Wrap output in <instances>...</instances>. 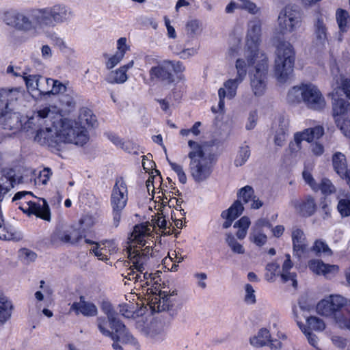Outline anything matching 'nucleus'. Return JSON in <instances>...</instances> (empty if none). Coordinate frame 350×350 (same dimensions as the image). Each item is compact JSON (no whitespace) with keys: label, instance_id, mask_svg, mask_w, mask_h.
I'll return each mask as SVG.
<instances>
[{"label":"nucleus","instance_id":"nucleus-60","mask_svg":"<svg viewBox=\"0 0 350 350\" xmlns=\"http://www.w3.org/2000/svg\"><path fill=\"white\" fill-rule=\"evenodd\" d=\"M302 148L301 141L293 135V141L289 142L288 149L291 154H295Z\"/></svg>","mask_w":350,"mask_h":350},{"label":"nucleus","instance_id":"nucleus-34","mask_svg":"<svg viewBox=\"0 0 350 350\" xmlns=\"http://www.w3.org/2000/svg\"><path fill=\"white\" fill-rule=\"evenodd\" d=\"M54 23L62 22L72 15V11L65 5H55L50 8Z\"/></svg>","mask_w":350,"mask_h":350},{"label":"nucleus","instance_id":"nucleus-45","mask_svg":"<svg viewBox=\"0 0 350 350\" xmlns=\"http://www.w3.org/2000/svg\"><path fill=\"white\" fill-rule=\"evenodd\" d=\"M319 190L323 195L329 196L334 193L336 191V189L329 179L323 178L321 179L320 183L319 184L318 191Z\"/></svg>","mask_w":350,"mask_h":350},{"label":"nucleus","instance_id":"nucleus-15","mask_svg":"<svg viewBox=\"0 0 350 350\" xmlns=\"http://www.w3.org/2000/svg\"><path fill=\"white\" fill-rule=\"evenodd\" d=\"M21 96L18 88L0 90V124L5 123L12 117V111Z\"/></svg>","mask_w":350,"mask_h":350},{"label":"nucleus","instance_id":"nucleus-18","mask_svg":"<svg viewBox=\"0 0 350 350\" xmlns=\"http://www.w3.org/2000/svg\"><path fill=\"white\" fill-rule=\"evenodd\" d=\"M31 17L34 24L35 29L55 25L50 8L33 10Z\"/></svg>","mask_w":350,"mask_h":350},{"label":"nucleus","instance_id":"nucleus-49","mask_svg":"<svg viewBox=\"0 0 350 350\" xmlns=\"http://www.w3.org/2000/svg\"><path fill=\"white\" fill-rule=\"evenodd\" d=\"M336 21L340 30L345 31L347 27L348 12L342 9H338L336 13Z\"/></svg>","mask_w":350,"mask_h":350},{"label":"nucleus","instance_id":"nucleus-23","mask_svg":"<svg viewBox=\"0 0 350 350\" xmlns=\"http://www.w3.org/2000/svg\"><path fill=\"white\" fill-rule=\"evenodd\" d=\"M238 200L245 204L250 203L251 208L258 209L263 203L254 196L253 188L249 185L245 186L239 189L238 192Z\"/></svg>","mask_w":350,"mask_h":350},{"label":"nucleus","instance_id":"nucleus-10","mask_svg":"<svg viewBox=\"0 0 350 350\" xmlns=\"http://www.w3.org/2000/svg\"><path fill=\"white\" fill-rule=\"evenodd\" d=\"M261 26L262 23L258 19L250 21L248 23L244 55L249 64H252L253 59H257L259 54H265L258 51L260 43Z\"/></svg>","mask_w":350,"mask_h":350},{"label":"nucleus","instance_id":"nucleus-30","mask_svg":"<svg viewBox=\"0 0 350 350\" xmlns=\"http://www.w3.org/2000/svg\"><path fill=\"white\" fill-rule=\"evenodd\" d=\"M134 65L132 60L126 65H124L117 70L111 71L107 76L106 80L110 83H123L128 79L126 72Z\"/></svg>","mask_w":350,"mask_h":350},{"label":"nucleus","instance_id":"nucleus-2","mask_svg":"<svg viewBox=\"0 0 350 350\" xmlns=\"http://www.w3.org/2000/svg\"><path fill=\"white\" fill-rule=\"evenodd\" d=\"M151 230L146 225H136L129 238V245L126 247V254L130 265L124 273H122V281L126 284L125 279L142 283L143 288L151 284L155 277L145 271L148 266L150 256L153 248Z\"/></svg>","mask_w":350,"mask_h":350},{"label":"nucleus","instance_id":"nucleus-17","mask_svg":"<svg viewBox=\"0 0 350 350\" xmlns=\"http://www.w3.org/2000/svg\"><path fill=\"white\" fill-rule=\"evenodd\" d=\"M278 33L282 35L293 32L299 25L300 20L298 13L286 8L278 16Z\"/></svg>","mask_w":350,"mask_h":350},{"label":"nucleus","instance_id":"nucleus-33","mask_svg":"<svg viewBox=\"0 0 350 350\" xmlns=\"http://www.w3.org/2000/svg\"><path fill=\"white\" fill-rule=\"evenodd\" d=\"M327 298L330 302L332 310H333V316L336 313L340 312V309L345 306L350 312V299H347L340 295H331Z\"/></svg>","mask_w":350,"mask_h":350},{"label":"nucleus","instance_id":"nucleus-14","mask_svg":"<svg viewBox=\"0 0 350 350\" xmlns=\"http://www.w3.org/2000/svg\"><path fill=\"white\" fill-rule=\"evenodd\" d=\"M333 116L337 126L347 137H350V104L343 99L333 103Z\"/></svg>","mask_w":350,"mask_h":350},{"label":"nucleus","instance_id":"nucleus-61","mask_svg":"<svg viewBox=\"0 0 350 350\" xmlns=\"http://www.w3.org/2000/svg\"><path fill=\"white\" fill-rule=\"evenodd\" d=\"M124 55L122 53L116 52L115 55L110 57L106 64L107 68L108 69H111L115 67L120 61L123 59Z\"/></svg>","mask_w":350,"mask_h":350},{"label":"nucleus","instance_id":"nucleus-35","mask_svg":"<svg viewBox=\"0 0 350 350\" xmlns=\"http://www.w3.org/2000/svg\"><path fill=\"white\" fill-rule=\"evenodd\" d=\"M12 308L11 301L0 292V323H5L10 318Z\"/></svg>","mask_w":350,"mask_h":350},{"label":"nucleus","instance_id":"nucleus-56","mask_svg":"<svg viewBox=\"0 0 350 350\" xmlns=\"http://www.w3.org/2000/svg\"><path fill=\"white\" fill-rule=\"evenodd\" d=\"M201 124H202L200 122H196L191 129H181L180 131V134L183 137H188L190 134L193 135V136H198L201 133V131L200 129Z\"/></svg>","mask_w":350,"mask_h":350},{"label":"nucleus","instance_id":"nucleus-25","mask_svg":"<svg viewBox=\"0 0 350 350\" xmlns=\"http://www.w3.org/2000/svg\"><path fill=\"white\" fill-rule=\"evenodd\" d=\"M15 172L12 169L0 172V202L4 196L14 187Z\"/></svg>","mask_w":350,"mask_h":350},{"label":"nucleus","instance_id":"nucleus-55","mask_svg":"<svg viewBox=\"0 0 350 350\" xmlns=\"http://www.w3.org/2000/svg\"><path fill=\"white\" fill-rule=\"evenodd\" d=\"M337 208L342 217H348L350 215V200L348 199H341L338 201Z\"/></svg>","mask_w":350,"mask_h":350},{"label":"nucleus","instance_id":"nucleus-16","mask_svg":"<svg viewBox=\"0 0 350 350\" xmlns=\"http://www.w3.org/2000/svg\"><path fill=\"white\" fill-rule=\"evenodd\" d=\"M3 21L7 25L20 31L28 32L35 30L31 18H30L25 13L17 10H11L5 12Z\"/></svg>","mask_w":350,"mask_h":350},{"label":"nucleus","instance_id":"nucleus-13","mask_svg":"<svg viewBox=\"0 0 350 350\" xmlns=\"http://www.w3.org/2000/svg\"><path fill=\"white\" fill-rule=\"evenodd\" d=\"M103 312L107 316L111 328L114 330L113 340L120 341L122 343L135 344L134 337L127 331L125 325L117 319V313L113 310L109 303H103L102 306Z\"/></svg>","mask_w":350,"mask_h":350},{"label":"nucleus","instance_id":"nucleus-42","mask_svg":"<svg viewBox=\"0 0 350 350\" xmlns=\"http://www.w3.org/2000/svg\"><path fill=\"white\" fill-rule=\"evenodd\" d=\"M226 242L234 254L242 255L245 253L243 245L239 243L232 234L229 233L226 234Z\"/></svg>","mask_w":350,"mask_h":350},{"label":"nucleus","instance_id":"nucleus-19","mask_svg":"<svg viewBox=\"0 0 350 350\" xmlns=\"http://www.w3.org/2000/svg\"><path fill=\"white\" fill-rule=\"evenodd\" d=\"M308 267L313 273L323 275L326 278L336 274L339 269L337 265L325 264L319 260H310Z\"/></svg>","mask_w":350,"mask_h":350},{"label":"nucleus","instance_id":"nucleus-6","mask_svg":"<svg viewBox=\"0 0 350 350\" xmlns=\"http://www.w3.org/2000/svg\"><path fill=\"white\" fill-rule=\"evenodd\" d=\"M12 201H19L17 204L23 213L50 221V208L45 199L35 198L30 191H19L14 195Z\"/></svg>","mask_w":350,"mask_h":350},{"label":"nucleus","instance_id":"nucleus-52","mask_svg":"<svg viewBox=\"0 0 350 350\" xmlns=\"http://www.w3.org/2000/svg\"><path fill=\"white\" fill-rule=\"evenodd\" d=\"M62 109L69 112L75 107V101L69 94L63 95L60 99Z\"/></svg>","mask_w":350,"mask_h":350},{"label":"nucleus","instance_id":"nucleus-22","mask_svg":"<svg viewBox=\"0 0 350 350\" xmlns=\"http://www.w3.org/2000/svg\"><path fill=\"white\" fill-rule=\"evenodd\" d=\"M81 239V236L79 235V232L72 230L71 232L57 229L51 236V241L53 243H75Z\"/></svg>","mask_w":350,"mask_h":350},{"label":"nucleus","instance_id":"nucleus-50","mask_svg":"<svg viewBox=\"0 0 350 350\" xmlns=\"http://www.w3.org/2000/svg\"><path fill=\"white\" fill-rule=\"evenodd\" d=\"M97 326H98V330L103 335L109 337L111 339L113 338V337H115L114 332H111L109 329L108 322H107V321H106L105 319L102 318V317L98 318L97 319Z\"/></svg>","mask_w":350,"mask_h":350},{"label":"nucleus","instance_id":"nucleus-63","mask_svg":"<svg viewBox=\"0 0 350 350\" xmlns=\"http://www.w3.org/2000/svg\"><path fill=\"white\" fill-rule=\"evenodd\" d=\"M91 251L94 255L100 260L107 261L108 260L107 254H105L103 250L100 249L99 243L95 244L91 249Z\"/></svg>","mask_w":350,"mask_h":350},{"label":"nucleus","instance_id":"nucleus-29","mask_svg":"<svg viewBox=\"0 0 350 350\" xmlns=\"http://www.w3.org/2000/svg\"><path fill=\"white\" fill-rule=\"evenodd\" d=\"M71 309L76 314H81L86 317L96 316L98 312L96 306L92 302L85 301L82 297H81L79 301L72 304Z\"/></svg>","mask_w":350,"mask_h":350},{"label":"nucleus","instance_id":"nucleus-21","mask_svg":"<svg viewBox=\"0 0 350 350\" xmlns=\"http://www.w3.org/2000/svg\"><path fill=\"white\" fill-rule=\"evenodd\" d=\"M314 35L317 44L324 45L327 41V28L325 18L321 14H317L314 21Z\"/></svg>","mask_w":350,"mask_h":350},{"label":"nucleus","instance_id":"nucleus-24","mask_svg":"<svg viewBox=\"0 0 350 350\" xmlns=\"http://www.w3.org/2000/svg\"><path fill=\"white\" fill-rule=\"evenodd\" d=\"M324 135V129L322 126H316L304 129L294 133V135L302 142L306 141L310 144L314 140L320 139Z\"/></svg>","mask_w":350,"mask_h":350},{"label":"nucleus","instance_id":"nucleus-7","mask_svg":"<svg viewBox=\"0 0 350 350\" xmlns=\"http://www.w3.org/2000/svg\"><path fill=\"white\" fill-rule=\"evenodd\" d=\"M146 62L149 64L157 63L149 70L150 79L151 81H162L171 83L174 81L172 72L180 73L185 70V67L180 62L163 60L157 62V59L147 56Z\"/></svg>","mask_w":350,"mask_h":350},{"label":"nucleus","instance_id":"nucleus-48","mask_svg":"<svg viewBox=\"0 0 350 350\" xmlns=\"http://www.w3.org/2000/svg\"><path fill=\"white\" fill-rule=\"evenodd\" d=\"M307 323L309 328L315 331H323L325 328L324 321L317 317H310L307 318Z\"/></svg>","mask_w":350,"mask_h":350},{"label":"nucleus","instance_id":"nucleus-54","mask_svg":"<svg viewBox=\"0 0 350 350\" xmlns=\"http://www.w3.org/2000/svg\"><path fill=\"white\" fill-rule=\"evenodd\" d=\"M324 152V146L319 142H313L309 146V152L312 157H321L323 154Z\"/></svg>","mask_w":350,"mask_h":350},{"label":"nucleus","instance_id":"nucleus-4","mask_svg":"<svg viewBox=\"0 0 350 350\" xmlns=\"http://www.w3.org/2000/svg\"><path fill=\"white\" fill-rule=\"evenodd\" d=\"M274 59V75L280 83L286 82L293 72L295 62V51L288 42L276 40Z\"/></svg>","mask_w":350,"mask_h":350},{"label":"nucleus","instance_id":"nucleus-3","mask_svg":"<svg viewBox=\"0 0 350 350\" xmlns=\"http://www.w3.org/2000/svg\"><path fill=\"white\" fill-rule=\"evenodd\" d=\"M187 157L189 172L196 183L206 180L213 172V157L208 150L206 143L193 139L188 140Z\"/></svg>","mask_w":350,"mask_h":350},{"label":"nucleus","instance_id":"nucleus-11","mask_svg":"<svg viewBox=\"0 0 350 350\" xmlns=\"http://www.w3.org/2000/svg\"><path fill=\"white\" fill-rule=\"evenodd\" d=\"M128 202L127 185L122 177L116 179L111 194V205L114 221L118 224L121 218V212Z\"/></svg>","mask_w":350,"mask_h":350},{"label":"nucleus","instance_id":"nucleus-8","mask_svg":"<svg viewBox=\"0 0 350 350\" xmlns=\"http://www.w3.org/2000/svg\"><path fill=\"white\" fill-rule=\"evenodd\" d=\"M235 68L237 70L236 77L226 81L224 83V86L218 90V107L221 111H223L224 109L225 97L229 99L233 98L237 94V90L239 85L243 81L247 75V65L243 59L239 58L237 59Z\"/></svg>","mask_w":350,"mask_h":350},{"label":"nucleus","instance_id":"nucleus-44","mask_svg":"<svg viewBox=\"0 0 350 350\" xmlns=\"http://www.w3.org/2000/svg\"><path fill=\"white\" fill-rule=\"evenodd\" d=\"M332 309L327 297L320 301L317 305V312L322 316L333 317V310Z\"/></svg>","mask_w":350,"mask_h":350},{"label":"nucleus","instance_id":"nucleus-28","mask_svg":"<svg viewBox=\"0 0 350 350\" xmlns=\"http://www.w3.org/2000/svg\"><path fill=\"white\" fill-rule=\"evenodd\" d=\"M293 267V263L291 259V256L286 254L285 255V260L282 265L280 277L283 282H291V285L296 288L297 286V275L295 273L290 271Z\"/></svg>","mask_w":350,"mask_h":350},{"label":"nucleus","instance_id":"nucleus-38","mask_svg":"<svg viewBox=\"0 0 350 350\" xmlns=\"http://www.w3.org/2000/svg\"><path fill=\"white\" fill-rule=\"evenodd\" d=\"M150 338L154 342H159L166 339L167 332L161 324L156 323L148 333Z\"/></svg>","mask_w":350,"mask_h":350},{"label":"nucleus","instance_id":"nucleus-26","mask_svg":"<svg viewBox=\"0 0 350 350\" xmlns=\"http://www.w3.org/2000/svg\"><path fill=\"white\" fill-rule=\"evenodd\" d=\"M291 237L293 251L299 256L301 254L305 252L308 247L305 234L302 230L295 227L292 229Z\"/></svg>","mask_w":350,"mask_h":350},{"label":"nucleus","instance_id":"nucleus-9","mask_svg":"<svg viewBox=\"0 0 350 350\" xmlns=\"http://www.w3.org/2000/svg\"><path fill=\"white\" fill-rule=\"evenodd\" d=\"M252 64L248 66L254 65V70L250 74L251 89L255 96H262L266 90L267 83L268 58L265 54H259L257 59H253Z\"/></svg>","mask_w":350,"mask_h":350},{"label":"nucleus","instance_id":"nucleus-20","mask_svg":"<svg viewBox=\"0 0 350 350\" xmlns=\"http://www.w3.org/2000/svg\"><path fill=\"white\" fill-rule=\"evenodd\" d=\"M289 120L280 117L274 126V144L278 146H283L286 142L288 133Z\"/></svg>","mask_w":350,"mask_h":350},{"label":"nucleus","instance_id":"nucleus-57","mask_svg":"<svg viewBox=\"0 0 350 350\" xmlns=\"http://www.w3.org/2000/svg\"><path fill=\"white\" fill-rule=\"evenodd\" d=\"M51 175L52 172L51 170L49 168H44L42 171L40 172L39 176L35 180L36 183L43 185H46Z\"/></svg>","mask_w":350,"mask_h":350},{"label":"nucleus","instance_id":"nucleus-27","mask_svg":"<svg viewBox=\"0 0 350 350\" xmlns=\"http://www.w3.org/2000/svg\"><path fill=\"white\" fill-rule=\"evenodd\" d=\"M294 208L304 216H310L316 210V204L313 198L308 196L304 200L291 201Z\"/></svg>","mask_w":350,"mask_h":350},{"label":"nucleus","instance_id":"nucleus-1","mask_svg":"<svg viewBox=\"0 0 350 350\" xmlns=\"http://www.w3.org/2000/svg\"><path fill=\"white\" fill-rule=\"evenodd\" d=\"M96 124V116L87 108L80 110L79 122L69 119H59L51 126L38 131L35 140L41 145L57 148L62 144L83 146L88 141L85 126L93 127Z\"/></svg>","mask_w":350,"mask_h":350},{"label":"nucleus","instance_id":"nucleus-58","mask_svg":"<svg viewBox=\"0 0 350 350\" xmlns=\"http://www.w3.org/2000/svg\"><path fill=\"white\" fill-rule=\"evenodd\" d=\"M312 250L316 254L324 253L327 254H331V250L329 248L323 241L317 240L314 242V244L312 248Z\"/></svg>","mask_w":350,"mask_h":350},{"label":"nucleus","instance_id":"nucleus-53","mask_svg":"<svg viewBox=\"0 0 350 350\" xmlns=\"http://www.w3.org/2000/svg\"><path fill=\"white\" fill-rule=\"evenodd\" d=\"M167 161L169 162V164H170L171 168L177 174L180 182L183 184H185L187 183V178L186 174L184 171L183 167L180 164H178L176 163L170 161L168 159H167Z\"/></svg>","mask_w":350,"mask_h":350},{"label":"nucleus","instance_id":"nucleus-47","mask_svg":"<svg viewBox=\"0 0 350 350\" xmlns=\"http://www.w3.org/2000/svg\"><path fill=\"white\" fill-rule=\"evenodd\" d=\"M293 313H294L295 318L296 319V320L297 321V324L299 325V327L301 329L302 332L304 333V334L307 337L309 343L311 345H312L313 347H317V345L318 344L317 336L315 334H314L313 333H312L309 330L308 328L302 327V326L300 325V323L298 321L299 317L297 315V311L296 308L293 309Z\"/></svg>","mask_w":350,"mask_h":350},{"label":"nucleus","instance_id":"nucleus-36","mask_svg":"<svg viewBox=\"0 0 350 350\" xmlns=\"http://www.w3.org/2000/svg\"><path fill=\"white\" fill-rule=\"evenodd\" d=\"M271 340V334L266 328L260 329L256 335L250 340V344L255 347L265 346Z\"/></svg>","mask_w":350,"mask_h":350},{"label":"nucleus","instance_id":"nucleus-59","mask_svg":"<svg viewBox=\"0 0 350 350\" xmlns=\"http://www.w3.org/2000/svg\"><path fill=\"white\" fill-rule=\"evenodd\" d=\"M302 176L306 183L308 184L314 191H318L319 184L316 183L311 173L307 170H304Z\"/></svg>","mask_w":350,"mask_h":350},{"label":"nucleus","instance_id":"nucleus-64","mask_svg":"<svg viewBox=\"0 0 350 350\" xmlns=\"http://www.w3.org/2000/svg\"><path fill=\"white\" fill-rule=\"evenodd\" d=\"M51 113V109L48 107L38 110L31 118L32 120H39L41 119L46 118Z\"/></svg>","mask_w":350,"mask_h":350},{"label":"nucleus","instance_id":"nucleus-40","mask_svg":"<svg viewBox=\"0 0 350 350\" xmlns=\"http://www.w3.org/2000/svg\"><path fill=\"white\" fill-rule=\"evenodd\" d=\"M249 239L256 245L261 247L267 243V236L260 229L252 228Z\"/></svg>","mask_w":350,"mask_h":350},{"label":"nucleus","instance_id":"nucleus-62","mask_svg":"<svg viewBox=\"0 0 350 350\" xmlns=\"http://www.w3.org/2000/svg\"><path fill=\"white\" fill-rule=\"evenodd\" d=\"M20 256L28 262L35 261L37 258V254L34 252L27 248L20 250Z\"/></svg>","mask_w":350,"mask_h":350},{"label":"nucleus","instance_id":"nucleus-37","mask_svg":"<svg viewBox=\"0 0 350 350\" xmlns=\"http://www.w3.org/2000/svg\"><path fill=\"white\" fill-rule=\"evenodd\" d=\"M250 220L246 216L242 217L234 224V228H238L236 236L239 239H244L247 235V230L250 226Z\"/></svg>","mask_w":350,"mask_h":350},{"label":"nucleus","instance_id":"nucleus-31","mask_svg":"<svg viewBox=\"0 0 350 350\" xmlns=\"http://www.w3.org/2000/svg\"><path fill=\"white\" fill-rule=\"evenodd\" d=\"M27 88L30 92L38 91L41 94V91H45L46 83V78L41 75H32L24 77Z\"/></svg>","mask_w":350,"mask_h":350},{"label":"nucleus","instance_id":"nucleus-39","mask_svg":"<svg viewBox=\"0 0 350 350\" xmlns=\"http://www.w3.org/2000/svg\"><path fill=\"white\" fill-rule=\"evenodd\" d=\"M243 209L242 203L239 200H237L228 210L222 212L221 217L235 219L243 213Z\"/></svg>","mask_w":350,"mask_h":350},{"label":"nucleus","instance_id":"nucleus-5","mask_svg":"<svg viewBox=\"0 0 350 350\" xmlns=\"http://www.w3.org/2000/svg\"><path fill=\"white\" fill-rule=\"evenodd\" d=\"M287 100L291 103L303 102L308 108L316 111H321L326 106L323 94L312 83L293 87L288 92Z\"/></svg>","mask_w":350,"mask_h":350},{"label":"nucleus","instance_id":"nucleus-41","mask_svg":"<svg viewBox=\"0 0 350 350\" xmlns=\"http://www.w3.org/2000/svg\"><path fill=\"white\" fill-rule=\"evenodd\" d=\"M333 319L336 325L342 329H347L350 331V314L347 312H340L336 313L333 316Z\"/></svg>","mask_w":350,"mask_h":350},{"label":"nucleus","instance_id":"nucleus-51","mask_svg":"<svg viewBox=\"0 0 350 350\" xmlns=\"http://www.w3.org/2000/svg\"><path fill=\"white\" fill-rule=\"evenodd\" d=\"M245 295L244 301L249 305H253L256 302L255 290L250 284H246L244 286Z\"/></svg>","mask_w":350,"mask_h":350},{"label":"nucleus","instance_id":"nucleus-43","mask_svg":"<svg viewBox=\"0 0 350 350\" xmlns=\"http://www.w3.org/2000/svg\"><path fill=\"white\" fill-rule=\"evenodd\" d=\"M152 224L146 222L140 224L139 225L145 224L146 225V227L148 228H150L151 230V235H152V240L153 241V245H154V234H152V232L154 230V227L158 226L161 229H166L167 228V221L164 217L162 215H160L159 214L158 215H156L152 219Z\"/></svg>","mask_w":350,"mask_h":350},{"label":"nucleus","instance_id":"nucleus-32","mask_svg":"<svg viewBox=\"0 0 350 350\" xmlns=\"http://www.w3.org/2000/svg\"><path fill=\"white\" fill-rule=\"evenodd\" d=\"M333 166L336 173L342 178L347 177L350 172L347 169L345 156L341 152H336L332 157Z\"/></svg>","mask_w":350,"mask_h":350},{"label":"nucleus","instance_id":"nucleus-46","mask_svg":"<svg viewBox=\"0 0 350 350\" xmlns=\"http://www.w3.org/2000/svg\"><path fill=\"white\" fill-rule=\"evenodd\" d=\"M250 156V150L248 146H241L234 160L236 166H242L245 163Z\"/></svg>","mask_w":350,"mask_h":350},{"label":"nucleus","instance_id":"nucleus-12","mask_svg":"<svg viewBox=\"0 0 350 350\" xmlns=\"http://www.w3.org/2000/svg\"><path fill=\"white\" fill-rule=\"evenodd\" d=\"M147 288L146 293L148 299L153 310L161 312L169 310L173 305L171 299L172 294H169L167 291H163L161 284L157 281L152 282Z\"/></svg>","mask_w":350,"mask_h":350}]
</instances>
